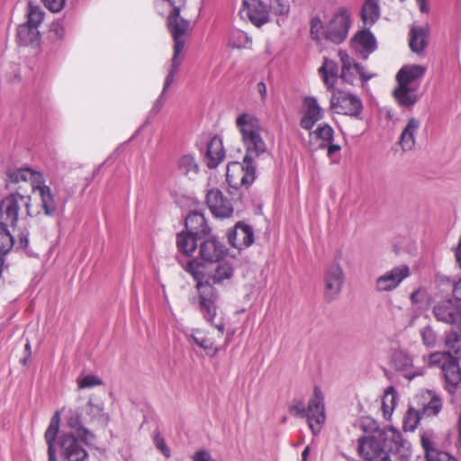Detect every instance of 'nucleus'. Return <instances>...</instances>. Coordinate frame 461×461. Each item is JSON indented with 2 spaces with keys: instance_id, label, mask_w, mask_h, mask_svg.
Masks as SVG:
<instances>
[{
  "instance_id": "nucleus-9",
  "label": "nucleus",
  "mask_w": 461,
  "mask_h": 461,
  "mask_svg": "<svg viewBox=\"0 0 461 461\" xmlns=\"http://www.w3.org/2000/svg\"><path fill=\"white\" fill-rule=\"evenodd\" d=\"M349 27V12L346 8L341 7L334 14L332 19L328 23L325 30V38L335 44H339L346 40Z\"/></svg>"
},
{
  "instance_id": "nucleus-46",
  "label": "nucleus",
  "mask_w": 461,
  "mask_h": 461,
  "mask_svg": "<svg viewBox=\"0 0 461 461\" xmlns=\"http://www.w3.org/2000/svg\"><path fill=\"white\" fill-rule=\"evenodd\" d=\"M43 12L39 6H34L32 4H29L28 11H27V20L25 23L34 26L38 29L40 24L43 21Z\"/></svg>"
},
{
  "instance_id": "nucleus-58",
  "label": "nucleus",
  "mask_w": 461,
  "mask_h": 461,
  "mask_svg": "<svg viewBox=\"0 0 461 461\" xmlns=\"http://www.w3.org/2000/svg\"><path fill=\"white\" fill-rule=\"evenodd\" d=\"M41 2L50 11L58 13L64 7L66 0H41Z\"/></svg>"
},
{
  "instance_id": "nucleus-16",
  "label": "nucleus",
  "mask_w": 461,
  "mask_h": 461,
  "mask_svg": "<svg viewBox=\"0 0 461 461\" xmlns=\"http://www.w3.org/2000/svg\"><path fill=\"white\" fill-rule=\"evenodd\" d=\"M345 281L343 269L339 263H332L324 276L325 298L332 301L340 294Z\"/></svg>"
},
{
  "instance_id": "nucleus-19",
  "label": "nucleus",
  "mask_w": 461,
  "mask_h": 461,
  "mask_svg": "<svg viewBox=\"0 0 461 461\" xmlns=\"http://www.w3.org/2000/svg\"><path fill=\"white\" fill-rule=\"evenodd\" d=\"M304 112L300 121V125L306 131H311L314 125L324 116V111L318 104L314 96L303 98Z\"/></svg>"
},
{
  "instance_id": "nucleus-2",
  "label": "nucleus",
  "mask_w": 461,
  "mask_h": 461,
  "mask_svg": "<svg viewBox=\"0 0 461 461\" xmlns=\"http://www.w3.org/2000/svg\"><path fill=\"white\" fill-rule=\"evenodd\" d=\"M196 281L195 288L198 292L197 308L203 320L217 329L221 335L225 331V323L222 317H218L219 294L213 285L209 280H203V267L195 259L189 260L185 267Z\"/></svg>"
},
{
  "instance_id": "nucleus-5",
  "label": "nucleus",
  "mask_w": 461,
  "mask_h": 461,
  "mask_svg": "<svg viewBox=\"0 0 461 461\" xmlns=\"http://www.w3.org/2000/svg\"><path fill=\"white\" fill-rule=\"evenodd\" d=\"M84 438H77L73 433H63L58 438L60 461H87L88 453L84 447Z\"/></svg>"
},
{
  "instance_id": "nucleus-6",
  "label": "nucleus",
  "mask_w": 461,
  "mask_h": 461,
  "mask_svg": "<svg viewBox=\"0 0 461 461\" xmlns=\"http://www.w3.org/2000/svg\"><path fill=\"white\" fill-rule=\"evenodd\" d=\"M332 113L360 119L363 111L362 101L355 95L339 89L332 90L330 101Z\"/></svg>"
},
{
  "instance_id": "nucleus-52",
  "label": "nucleus",
  "mask_w": 461,
  "mask_h": 461,
  "mask_svg": "<svg viewBox=\"0 0 461 461\" xmlns=\"http://www.w3.org/2000/svg\"><path fill=\"white\" fill-rule=\"evenodd\" d=\"M451 354L449 352H434L429 355L428 363L430 366H436L447 362L448 359H452Z\"/></svg>"
},
{
  "instance_id": "nucleus-64",
  "label": "nucleus",
  "mask_w": 461,
  "mask_h": 461,
  "mask_svg": "<svg viewBox=\"0 0 461 461\" xmlns=\"http://www.w3.org/2000/svg\"><path fill=\"white\" fill-rule=\"evenodd\" d=\"M257 90L262 101H266L267 95V86L264 82H259L257 85Z\"/></svg>"
},
{
  "instance_id": "nucleus-60",
  "label": "nucleus",
  "mask_w": 461,
  "mask_h": 461,
  "mask_svg": "<svg viewBox=\"0 0 461 461\" xmlns=\"http://www.w3.org/2000/svg\"><path fill=\"white\" fill-rule=\"evenodd\" d=\"M194 461H215L209 451L200 449L196 451L193 456Z\"/></svg>"
},
{
  "instance_id": "nucleus-27",
  "label": "nucleus",
  "mask_w": 461,
  "mask_h": 461,
  "mask_svg": "<svg viewBox=\"0 0 461 461\" xmlns=\"http://www.w3.org/2000/svg\"><path fill=\"white\" fill-rule=\"evenodd\" d=\"M318 72L327 88L334 90L335 85L339 77L338 64L332 59L324 58L323 63L319 68Z\"/></svg>"
},
{
  "instance_id": "nucleus-20",
  "label": "nucleus",
  "mask_w": 461,
  "mask_h": 461,
  "mask_svg": "<svg viewBox=\"0 0 461 461\" xmlns=\"http://www.w3.org/2000/svg\"><path fill=\"white\" fill-rule=\"evenodd\" d=\"M444 376V387L450 393L454 394L461 382V369L456 357H452L441 366Z\"/></svg>"
},
{
  "instance_id": "nucleus-45",
  "label": "nucleus",
  "mask_w": 461,
  "mask_h": 461,
  "mask_svg": "<svg viewBox=\"0 0 461 461\" xmlns=\"http://www.w3.org/2000/svg\"><path fill=\"white\" fill-rule=\"evenodd\" d=\"M29 236L30 232L27 229H21L14 239V246L16 249L23 250L27 255L32 256L34 253L29 248Z\"/></svg>"
},
{
  "instance_id": "nucleus-62",
  "label": "nucleus",
  "mask_w": 461,
  "mask_h": 461,
  "mask_svg": "<svg viewBox=\"0 0 461 461\" xmlns=\"http://www.w3.org/2000/svg\"><path fill=\"white\" fill-rule=\"evenodd\" d=\"M50 32L54 34L56 39H62L65 35V29L59 23H53L50 27Z\"/></svg>"
},
{
  "instance_id": "nucleus-57",
  "label": "nucleus",
  "mask_w": 461,
  "mask_h": 461,
  "mask_svg": "<svg viewBox=\"0 0 461 461\" xmlns=\"http://www.w3.org/2000/svg\"><path fill=\"white\" fill-rule=\"evenodd\" d=\"M361 427L364 431L368 432L369 435L375 433L377 430H382L379 429L375 420L370 418H365L361 420Z\"/></svg>"
},
{
  "instance_id": "nucleus-50",
  "label": "nucleus",
  "mask_w": 461,
  "mask_h": 461,
  "mask_svg": "<svg viewBox=\"0 0 461 461\" xmlns=\"http://www.w3.org/2000/svg\"><path fill=\"white\" fill-rule=\"evenodd\" d=\"M420 420V412L413 408H410L403 420V428L406 431H413L419 425Z\"/></svg>"
},
{
  "instance_id": "nucleus-34",
  "label": "nucleus",
  "mask_w": 461,
  "mask_h": 461,
  "mask_svg": "<svg viewBox=\"0 0 461 461\" xmlns=\"http://www.w3.org/2000/svg\"><path fill=\"white\" fill-rule=\"evenodd\" d=\"M38 194L44 214L50 217L54 216L57 213V202L50 187H42Z\"/></svg>"
},
{
  "instance_id": "nucleus-24",
  "label": "nucleus",
  "mask_w": 461,
  "mask_h": 461,
  "mask_svg": "<svg viewBox=\"0 0 461 461\" xmlns=\"http://www.w3.org/2000/svg\"><path fill=\"white\" fill-rule=\"evenodd\" d=\"M185 226L186 231L199 239L206 236L210 231L203 213L196 211L191 212L185 217Z\"/></svg>"
},
{
  "instance_id": "nucleus-41",
  "label": "nucleus",
  "mask_w": 461,
  "mask_h": 461,
  "mask_svg": "<svg viewBox=\"0 0 461 461\" xmlns=\"http://www.w3.org/2000/svg\"><path fill=\"white\" fill-rule=\"evenodd\" d=\"M189 338L201 348L204 350H212L214 348L213 339L206 337L203 330L195 329L192 330Z\"/></svg>"
},
{
  "instance_id": "nucleus-26",
  "label": "nucleus",
  "mask_w": 461,
  "mask_h": 461,
  "mask_svg": "<svg viewBox=\"0 0 461 461\" xmlns=\"http://www.w3.org/2000/svg\"><path fill=\"white\" fill-rule=\"evenodd\" d=\"M225 152L221 140L214 136L207 144L204 159L210 168H215L223 160Z\"/></svg>"
},
{
  "instance_id": "nucleus-7",
  "label": "nucleus",
  "mask_w": 461,
  "mask_h": 461,
  "mask_svg": "<svg viewBox=\"0 0 461 461\" xmlns=\"http://www.w3.org/2000/svg\"><path fill=\"white\" fill-rule=\"evenodd\" d=\"M338 57L341 62L340 79L348 85H354L355 80L359 77L363 83H366L375 77V74L368 73L365 68L358 64L345 50H339Z\"/></svg>"
},
{
  "instance_id": "nucleus-14",
  "label": "nucleus",
  "mask_w": 461,
  "mask_h": 461,
  "mask_svg": "<svg viewBox=\"0 0 461 461\" xmlns=\"http://www.w3.org/2000/svg\"><path fill=\"white\" fill-rule=\"evenodd\" d=\"M206 204L212 214L216 218L225 219L233 215L234 208L231 202L218 188H212L207 191Z\"/></svg>"
},
{
  "instance_id": "nucleus-54",
  "label": "nucleus",
  "mask_w": 461,
  "mask_h": 461,
  "mask_svg": "<svg viewBox=\"0 0 461 461\" xmlns=\"http://www.w3.org/2000/svg\"><path fill=\"white\" fill-rule=\"evenodd\" d=\"M29 181H31L32 187L34 192L37 191L39 193L42 187H50L45 184L43 175L34 170L32 171V176Z\"/></svg>"
},
{
  "instance_id": "nucleus-21",
  "label": "nucleus",
  "mask_w": 461,
  "mask_h": 461,
  "mask_svg": "<svg viewBox=\"0 0 461 461\" xmlns=\"http://www.w3.org/2000/svg\"><path fill=\"white\" fill-rule=\"evenodd\" d=\"M226 249L215 238H208L201 242L199 247V256L205 262H219L223 258Z\"/></svg>"
},
{
  "instance_id": "nucleus-12",
  "label": "nucleus",
  "mask_w": 461,
  "mask_h": 461,
  "mask_svg": "<svg viewBox=\"0 0 461 461\" xmlns=\"http://www.w3.org/2000/svg\"><path fill=\"white\" fill-rule=\"evenodd\" d=\"M432 313L438 321L454 325L461 332V306L452 299L438 302Z\"/></svg>"
},
{
  "instance_id": "nucleus-37",
  "label": "nucleus",
  "mask_w": 461,
  "mask_h": 461,
  "mask_svg": "<svg viewBox=\"0 0 461 461\" xmlns=\"http://www.w3.org/2000/svg\"><path fill=\"white\" fill-rule=\"evenodd\" d=\"M233 276L232 265L229 262L220 263L213 275L211 276L212 284H221L224 280H230Z\"/></svg>"
},
{
  "instance_id": "nucleus-53",
  "label": "nucleus",
  "mask_w": 461,
  "mask_h": 461,
  "mask_svg": "<svg viewBox=\"0 0 461 461\" xmlns=\"http://www.w3.org/2000/svg\"><path fill=\"white\" fill-rule=\"evenodd\" d=\"M103 380L96 375H87L82 378L77 379V384L80 389L91 388L97 385H102Z\"/></svg>"
},
{
  "instance_id": "nucleus-31",
  "label": "nucleus",
  "mask_w": 461,
  "mask_h": 461,
  "mask_svg": "<svg viewBox=\"0 0 461 461\" xmlns=\"http://www.w3.org/2000/svg\"><path fill=\"white\" fill-rule=\"evenodd\" d=\"M67 425L77 432L84 440H92L95 435L83 426L82 414L78 410H70L67 417Z\"/></svg>"
},
{
  "instance_id": "nucleus-23",
  "label": "nucleus",
  "mask_w": 461,
  "mask_h": 461,
  "mask_svg": "<svg viewBox=\"0 0 461 461\" xmlns=\"http://www.w3.org/2000/svg\"><path fill=\"white\" fill-rule=\"evenodd\" d=\"M420 443L425 452L427 461H456V458L447 452L440 450L432 439L431 434L423 433Z\"/></svg>"
},
{
  "instance_id": "nucleus-43",
  "label": "nucleus",
  "mask_w": 461,
  "mask_h": 461,
  "mask_svg": "<svg viewBox=\"0 0 461 461\" xmlns=\"http://www.w3.org/2000/svg\"><path fill=\"white\" fill-rule=\"evenodd\" d=\"M397 403V392L393 386H389L383 398L382 408L384 416L391 414Z\"/></svg>"
},
{
  "instance_id": "nucleus-55",
  "label": "nucleus",
  "mask_w": 461,
  "mask_h": 461,
  "mask_svg": "<svg viewBox=\"0 0 461 461\" xmlns=\"http://www.w3.org/2000/svg\"><path fill=\"white\" fill-rule=\"evenodd\" d=\"M270 7L276 15H285L290 10L288 0H275Z\"/></svg>"
},
{
  "instance_id": "nucleus-22",
  "label": "nucleus",
  "mask_w": 461,
  "mask_h": 461,
  "mask_svg": "<svg viewBox=\"0 0 461 461\" xmlns=\"http://www.w3.org/2000/svg\"><path fill=\"white\" fill-rule=\"evenodd\" d=\"M352 47L364 59L376 50V41L369 30L358 32L352 39Z\"/></svg>"
},
{
  "instance_id": "nucleus-56",
  "label": "nucleus",
  "mask_w": 461,
  "mask_h": 461,
  "mask_svg": "<svg viewBox=\"0 0 461 461\" xmlns=\"http://www.w3.org/2000/svg\"><path fill=\"white\" fill-rule=\"evenodd\" d=\"M153 441L156 448L160 451L167 458L171 456V451L167 446L164 438L158 431L155 434Z\"/></svg>"
},
{
  "instance_id": "nucleus-13",
  "label": "nucleus",
  "mask_w": 461,
  "mask_h": 461,
  "mask_svg": "<svg viewBox=\"0 0 461 461\" xmlns=\"http://www.w3.org/2000/svg\"><path fill=\"white\" fill-rule=\"evenodd\" d=\"M410 274V267L407 265L396 266L376 278L375 290L379 293L393 291Z\"/></svg>"
},
{
  "instance_id": "nucleus-18",
  "label": "nucleus",
  "mask_w": 461,
  "mask_h": 461,
  "mask_svg": "<svg viewBox=\"0 0 461 461\" xmlns=\"http://www.w3.org/2000/svg\"><path fill=\"white\" fill-rule=\"evenodd\" d=\"M228 241L230 245L240 250L249 248L254 242L252 227L242 221L237 222L228 232Z\"/></svg>"
},
{
  "instance_id": "nucleus-17",
  "label": "nucleus",
  "mask_w": 461,
  "mask_h": 461,
  "mask_svg": "<svg viewBox=\"0 0 461 461\" xmlns=\"http://www.w3.org/2000/svg\"><path fill=\"white\" fill-rule=\"evenodd\" d=\"M240 13L243 19L249 20L258 27L268 22V6L261 0H243Z\"/></svg>"
},
{
  "instance_id": "nucleus-30",
  "label": "nucleus",
  "mask_w": 461,
  "mask_h": 461,
  "mask_svg": "<svg viewBox=\"0 0 461 461\" xmlns=\"http://www.w3.org/2000/svg\"><path fill=\"white\" fill-rule=\"evenodd\" d=\"M428 30L422 26H412L410 32V48L411 50L420 54L428 44Z\"/></svg>"
},
{
  "instance_id": "nucleus-3",
  "label": "nucleus",
  "mask_w": 461,
  "mask_h": 461,
  "mask_svg": "<svg viewBox=\"0 0 461 461\" xmlns=\"http://www.w3.org/2000/svg\"><path fill=\"white\" fill-rule=\"evenodd\" d=\"M426 72V68L420 65L403 66L396 75L397 87L393 96L397 103L403 107H411L419 100L420 81Z\"/></svg>"
},
{
  "instance_id": "nucleus-29",
  "label": "nucleus",
  "mask_w": 461,
  "mask_h": 461,
  "mask_svg": "<svg viewBox=\"0 0 461 461\" xmlns=\"http://www.w3.org/2000/svg\"><path fill=\"white\" fill-rule=\"evenodd\" d=\"M17 41L22 46H39L41 34L37 28L27 23L20 24L17 28Z\"/></svg>"
},
{
  "instance_id": "nucleus-48",
  "label": "nucleus",
  "mask_w": 461,
  "mask_h": 461,
  "mask_svg": "<svg viewBox=\"0 0 461 461\" xmlns=\"http://www.w3.org/2000/svg\"><path fill=\"white\" fill-rule=\"evenodd\" d=\"M313 133L317 139L321 140V143L333 142L334 140V131L328 123L321 124Z\"/></svg>"
},
{
  "instance_id": "nucleus-32",
  "label": "nucleus",
  "mask_w": 461,
  "mask_h": 461,
  "mask_svg": "<svg viewBox=\"0 0 461 461\" xmlns=\"http://www.w3.org/2000/svg\"><path fill=\"white\" fill-rule=\"evenodd\" d=\"M361 17L365 25L375 24L380 17L379 0H366L361 9Z\"/></svg>"
},
{
  "instance_id": "nucleus-28",
  "label": "nucleus",
  "mask_w": 461,
  "mask_h": 461,
  "mask_svg": "<svg viewBox=\"0 0 461 461\" xmlns=\"http://www.w3.org/2000/svg\"><path fill=\"white\" fill-rule=\"evenodd\" d=\"M420 126V122L418 119L412 117L409 119L406 126L403 128L399 144L402 150H411L415 145V135L418 132Z\"/></svg>"
},
{
  "instance_id": "nucleus-42",
  "label": "nucleus",
  "mask_w": 461,
  "mask_h": 461,
  "mask_svg": "<svg viewBox=\"0 0 461 461\" xmlns=\"http://www.w3.org/2000/svg\"><path fill=\"white\" fill-rule=\"evenodd\" d=\"M422 344L428 348H436L438 344V336L431 325H427L420 330Z\"/></svg>"
},
{
  "instance_id": "nucleus-44",
  "label": "nucleus",
  "mask_w": 461,
  "mask_h": 461,
  "mask_svg": "<svg viewBox=\"0 0 461 461\" xmlns=\"http://www.w3.org/2000/svg\"><path fill=\"white\" fill-rule=\"evenodd\" d=\"M14 246V238L7 230V225L0 224V255L7 254Z\"/></svg>"
},
{
  "instance_id": "nucleus-8",
  "label": "nucleus",
  "mask_w": 461,
  "mask_h": 461,
  "mask_svg": "<svg viewBox=\"0 0 461 461\" xmlns=\"http://www.w3.org/2000/svg\"><path fill=\"white\" fill-rule=\"evenodd\" d=\"M378 431L358 439V452L366 461H391Z\"/></svg>"
},
{
  "instance_id": "nucleus-25",
  "label": "nucleus",
  "mask_w": 461,
  "mask_h": 461,
  "mask_svg": "<svg viewBox=\"0 0 461 461\" xmlns=\"http://www.w3.org/2000/svg\"><path fill=\"white\" fill-rule=\"evenodd\" d=\"M60 414L56 411L52 416L50 422L45 431L44 438L48 445V461H58L55 448V440L59 429Z\"/></svg>"
},
{
  "instance_id": "nucleus-40",
  "label": "nucleus",
  "mask_w": 461,
  "mask_h": 461,
  "mask_svg": "<svg viewBox=\"0 0 461 461\" xmlns=\"http://www.w3.org/2000/svg\"><path fill=\"white\" fill-rule=\"evenodd\" d=\"M87 414L90 416L91 420H96L104 425L108 423L109 417L104 412L103 404L95 403L92 400H89L87 402Z\"/></svg>"
},
{
  "instance_id": "nucleus-4",
  "label": "nucleus",
  "mask_w": 461,
  "mask_h": 461,
  "mask_svg": "<svg viewBox=\"0 0 461 461\" xmlns=\"http://www.w3.org/2000/svg\"><path fill=\"white\" fill-rule=\"evenodd\" d=\"M32 198L19 193H12L0 202V224L15 226L19 218L32 217Z\"/></svg>"
},
{
  "instance_id": "nucleus-11",
  "label": "nucleus",
  "mask_w": 461,
  "mask_h": 461,
  "mask_svg": "<svg viewBox=\"0 0 461 461\" xmlns=\"http://www.w3.org/2000/svg\"><path fill=\"white\" fill-rule=\"evenodd\" d=\"M167 26L174 40V52L180 54L185 44V35L190 28V22L180 16V10H172L167 20Z\"/></svg>"
},
{
  "instance_id": "nucleus-59",
  "label": "nucleus",
  "mask_w": 461,
  "mask_h": 461,
  "mask_svg": "<svg viewBox=\"0 0 461 461\" xmlns=\"http://www.w3.org/2000/svg\"><path fill=\"white\" fill-rule=\"evenodd\" d=\"M289 411L294 416L304 418L306 417L307 409H305V406L302 402H297L290 406Z\"/></svg>"
},
{
  "instance_id": "nucleus-15",
  "label": "nucleus",
  "mask_w": 461,
  "mask_h": 461,
  "mask_svg": "<svg viewBox=\"0 0 461 461\" xmlns=\"http://www.w3.org/2000/svg\"><path fill=\"white\" fill-rule=\"evenodd\" d=\"M378 437L383 440L385 450L407 456L410 452V444L403 438L402 433L393 427H384L378 431Z\"/></svg>"
},
{
  "instance_id": "nucleus-35",
  "label": "nucleus",
  "mask_w": 461,
  "mask_h": 461,
  "mask_svg": "<svg viewBox=\"0 0 461 461\" xmlns=\"http://www.w3.org/2000/svg\"><path fill=\"white\" fill-rule=\"evenodd\" d=\"M177 168L182 174L189 176L190 177L196 176L199 171V166L194 157L190 154L183 155L178 158Z\"/></svg>"
},
{
  "instance_id": "nucleus-49",
  "label": "nucleus",
  "mask_w": 461,
  "mask_h": 461,
  "mask_svg": "<svg viewBox=\"0 0 461 461\" xmlns=\"http://www.w3.org/2000/svg\"><path fill=\"white\" fill-rule=\"evenodd\" d=\"M179 55L180 54H176L175 52L173 54V57L171 59V67H170V69L166 77L164 86L162 89L163 92L167 91V89L169 88V86H171V84L174 81V77H175L176 73L179 69V66L181 64V59H179Z\"/></svg>"
},
{
  "instance_id": "nucleus-36",
  "label": "nucleus",
  "mask_w": 461,
  "mask_h": 461,
  "mask_svg": "<svg viewBox=\"0 0 461 461\" xmlns=\"http://www.w3.org/2000/svg\"><path fill=\"white\" fill-rule=\"evenodd\" d=\"M427 393L429 400L423 405L422 413L426 416H436L442 409V400L434 391L429 390Z\"/></svg>"
},
{
  "instance_id": "nucleus-63",
  "label": "nucleus",
  "mask_w": 461,
  "mask_h": 461,
  "mask_svg": "<svg viewBox=\"0 0 461 461\" xmlns=\"http://www.w3.org/2000/svg\"><path fill=\"white\" fill-rule=\"evenodd\" d=\"M320 148L327 149V155L331 157L333 154L339 152L341 148L339 145L334 144L333 142L321 143Z\"/></svg>"
},
{
  "instance_id": "nucleus-47",
  "label": "nucleus",
  "mask_w": 461,
  "mask_h": 461,
  "mask_svg": "<svg viewBox=\"0 0 461 461\" xmlns=\"http://www.w3.org/2000/svg\"><path fill=\"white\" fill-rule=\"evenodd\" d=\"M32 169L29 167L18 168L14 170H10L7 173V182H11L14 184H17L20 182H27L29 181L32 176Z\"/></svg>"
},
{
  "instance_id": "nucleus-61",
  "label": "nucleus",
  "mask_w": 461,
  "mask_h": 461,
  "mask_svg": "<svg viewBox=\"0 0 461 461\" xmlns=\"http://www.w3.org/2000/svg\"><path fill=\"white\" fill-rule=\"evenodd\" d=\"M166 93L167 92L161 91L159 96L156 99V101L152 106L151 113L156 114L157 113H158L160 111V109L162 108V106L164 105V104L166 102Z\"/></svg>"
},
{
  "instance_id": "nucleus-33",
  "label": "nucleus",
  "mask_w": 461,
  "mask_h": 461,
  "mask_svg": "<svg viewBox=\"0 0 461 461\" xmlns=\"http://www.w3.org/2000/svg\"><path fill=\"white\" fill-rule=\"evenodd\" d=\"M197 240H200L197 236L190 234V232H180L176 236V247L178 252L191 256L195 250L197 246Z\"/></svg>"
},
{
  "instance_id": "nucleus-10",
  "label": "nucleus",
  "mask_w": 461,
  "mask_h": 461,
  "mask_svg": "<svg viewBox=\"0 0 461 461\" xmlns=\"http://www.w3.org/2000/svg\"><path fill=\"white\" fill-rule=\"evenodd\" d=\"M306 418L312 434H319L321 427L325 423L326 415L324 398L321 391L318 387L314 388L313 395L308 402Z\"/></svg>"
},
{
  "instance_id": "nucleus-51",
  "label": "nucleus",
  "mask_w": 461,
  "mask_h": 461,
  "mask_svg": "<svg viewBox=\"0 0 461 461\" xmlns=\"http://www.w3.org/2000/svg\"><path fill=\"white\" fill-rule=\"evenodd\" d=\"M325 30L320 18L314 17L311 21V36L313 40L321 41L325 37Z\"/></svg>"
},
{
  "instance_id": "nucleus-38",
  "label": "nucleus",
  "mask_w": 461,
  "mask_h": 461,
  "mask_svg": "<svg viewBox=\"0 0 461 461\" xmlns=\"http://www.w3.org/2000/svg\"><path fill=\"white\" fill-rule=\"evenodd\" d=\"M392 363L396 370L407 372L412 366V357L404 351H395L393 354Z\"/></svg>"
},
{
  "instance_id": "nucleus-1",
  "label": "nucleus",
  "mask_w": 461,
  "mask_h": 461,
  "mask_svg": "<svg viewBox=\"0 0 461 461\" xmlns=\"http://www.w3.org/2000/svg\"><path fill=\"white\" fill-rule=\"evenodd\" d=\"M246 154L242 163H233L227 167L226 180L232 188H249L256 178L254 159L267 153V146L262 137L263 126L254 114L243 113L236 118Z\"/></svg>"
},
{
  "instance_id": "nucleus-39",
  "label": "nucleus",
  "mask_w": 461,
  "mask_h": 461,
  "mask_svg": "<svg viewBox=\"0 0 461 461\" xmlns=\"http://www.w3.org/2000/svg\"><path fill=\"white\" fill-rule=\"evenodd\" d=\"M445 346L448 352L455 354L457 357H461V332L450 331L446 334Z\"/></svg>"
}]
</instances>
